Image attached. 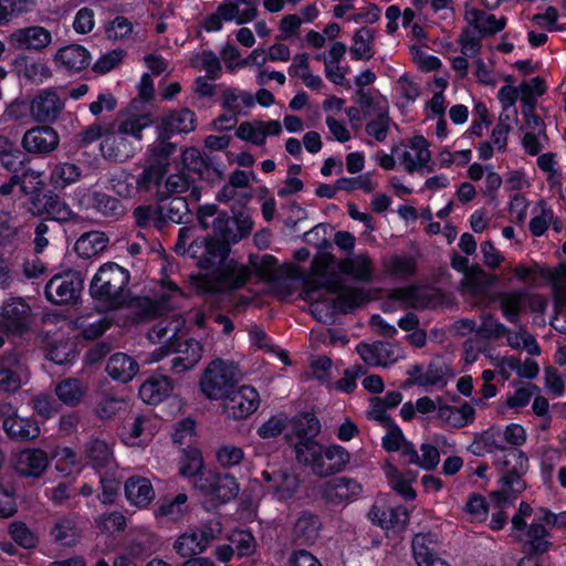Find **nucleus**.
<instances>
[{"mask_svg": "<svg viewBox=\"0 0 566 566\" xmlns=\"http://www.w3.org/2000/svg\"><path fill=\"white\" fill-rule=\"evenodd\" d=\"M190 228L179 229L175 251L179 254L189 253L197 260L200 269L210 270L207 274L190 276L191 286L199 293H219L241 287L250 277V270L232 261L226 262L228 247L216 238L196 239L187 248Z\"/></svg>", "mask_w": 566, "mask_h": 566, "instance_id": "1", "label": "nucleus"}, {"mask_svg": "<svg viewBox=\"0 0 566 566\" xmlns=\"http://www.w3.org/2000/svg\"><path fill=\"white\" fill-rule=\"evenodd\" d=\"M151 124L150 114L127 109L120 112L113 123L90 124L77 134L76 139L83 147L99 140L98 148L104 159L124 163L135 156L143 130Z\"/></svg>", "mask_w": 566, "mask_h": 566, "instance_id": "2", "label": "nucleus"}, {"mask_svg": "<svg viewBox=\"0 0 566 566\" xmlns=\"http://www.w3.org/2000/svg\"><path fill=\"white\" fill-rule=\"evenodd\" d=\"M346 274L354 280L368 282L373 276L370 258L365 254H356L345 258L338 262L328 253L317 255L312 263V275L327 292L337 294L332 300L333 313H346L354 307L363 305L367 301L366 293L358 287H343L339 275L335 272Z\"/></svg>", "mask_w": 566, "mask_h": 566, "instance_id": "3", "label": "nucleus"}, {"mask_svg": "<svg viewBox=\"0 0 566 566\" xmlns=\"http://www.w3.org/2000/svg\"><path fill=\"white\" fill-rule=\"evenodd\" d=\"M184 326L185 319L180 315L172 314L158 319L149 331L148 338L161 346L143 358V363L154 364L174 353L175 357L170 361L172 373L181 374L192 369L202 357V346L195 339L180 342L179 332Z\"/></svg>", "mask_w": 566, "mask_h": 566, "instance_id": "4", "label": "nucleus"}, {"mask_svg": "<svg viewBox=\"0 0 566 566\" xmlns=\"http://www.w3.org/2000/svg\"><path fill=\"white\" fill-rule=\"evenodd\" d=\"M501 472L500 489L493 491L489 499L490 504L503 509L513 503L515 495L525 489L522 476L528 470V458L522 450H510L496 458L494 462Z\"/></svg>", "mask_w": 566, "mask_h": 566, "instance_id": "5", "label": "nucleus"}, {"mask_svg": "<svg viewBox=\"0 0 566 566\" xmlns=\"http://www.w3.org/2000/svg\"><path fill=\"white\" fill-rule=\"evenodd\" d=\"M129 272L115 262L99 266L90 285L91 296L107 310L122 307L128 300Z\"/></svg>", "mask_w": 566, "mask_h": 566, "instance_id": "6", "label": "nucleus"}, {"mask_svg": "<svg viewBox=\"0 0 566 566\" xmlns=\"http://www.w3.org/2000/svg\"><path fill=\"white\" fill-rule=\"evenodd\" d=\"M295 453L300 462L310 464L313 472L325 476L342 471L350 460L349 452L342 446H323L314 439L295 443Z\"/></svg>", "mask_w": 566, "mask_h": 566, "instance_id": "7", "label": "nucleus"}, {"mask_svg": "<svg viewBox=\"0 0 566 566\" xmlns=\"http://www.w3.org/2000/svg\"><path fill=\"white\" fill-rule=\"evenodd\" d=\"M239 378L235 363L218 358L206 367L199 381L200 390L208 399L218 400L229 395Z\"/></svg>", "mask_w": 566, "mask_h": 566, "instance_id": "8", "label": "nucleus"}, {"mask_svg": "<svg viewBox=\"0 0 566 566\" xmlns=\"http://www.w3.org/2000/svg\"><path fill=\"white\" fill-rule=\"evenodd\" d=\"M394 155L406 172L413 174L426 168L431 160L429 143L423 136L403 139L394 146Z\"/></svg>", "mask_w": 566, "mask_h": 566, "instance_id": "9", "label": "nucleus"}, {"mask_svg": "<svg viewBox=\"0 0 566 566\" xmlns=\"http://www.w3.org/2000/svg\"><path fill=\"white\" fill-rule=\"evenodd\" d=\"M83 290V277L77 271L54 275L45 285V296L54 304H71L77 301Z\"/></svg>", "mask_w": 566, "mask_h": 566, "instance_id": "10", "label": "nucleus"}, {"mask_svg": "<svg viewBox=\"0 0 566 566\" xmlns=\"http://www.w3.org/2000/svg\"><path fill=\"white\" fill-rule=\"evenodd\" d=\"M196 486L205 496L216 501L217 504L226 503L234 499L239 493V483L231 474L208 473L205 478L196 481Z\"/></svg>", "mask_w": 566, "mask_h": 566, "instance_id": "11", "label": "nucleus"}, {"mask_svg": "<svg viewBox=\"0 0 566 566\" xmlns=\"http://www.w3.org/2000/svg\"><path fill=\"white\" fill-rule=\"evenodd\" d=\"M260 406L258 390L249 385L239 387L227 396L224 410L233 419H245L254 413Z\"/></svg>", "mask_w": 566, "mask_h": 566, "instance_id": "12", "label": "nucleus"}, {"mask_svg": "<svg viewBox=\"0 0 566 566\" xmlns=\"http://www.w3.org/2000/svg\"><path fill=\"white\" fill-rule=\"evenodd\" d=\"M357 353L367 365L375 367H387L403 358L402 348L394 343L359 344Z\"/></svg>", "mask_w": 566, "mask_h": 566, "instance_id": "13", "label": "nucleus"}, {"mask_svg": "<svg viewBox=\"0 0 566 566\" xmlns=\"http://www.w3.org/2000/svg\"><path fill=\"white\" fill-rule=\"evenodd\" d=\"M157 432L156 419L149 416H135L128 419L122 430L120 439L129 447H140L151 441Z\"/></svg>", "mask_w": 566, "mask_h": 566, "instance_id": "14", "label": "nucleus"}, {"mask_svg": "<svg viewBox=\"0 0 566 566\" xmlns=\"http://www.w3.org/2000/svg\"><path fill=\"white\" fill-rule=\"evenodd\" d=\"M1 326L11 333L24 332L31 323V307L21 297L8 300L1 307Z\"/></svg>", "mask_w": 566, "mask_h": 566, "instance_id": "15", "label": "nucleus"}, {"mask_svg": "<svg viewBox=\"0 0 566 566\" xmlns=\"http://www.w3.org/2000/svg\"><path fill=\"white\" fill-rule=\"evenodd\" d=\"M262 478L269 484V492L279 501L294 497L300 488V478L292 469H281L274 472L263 471Z\"/></svg>", "mask_w": 566, "mask_h": 566, "instance_id": "16", "label": "nucleus"}, {"mask_svg": "<svg viewBox=\"0 0 566 566\" xmlns=\"http://www.w3.org/2000/svg\"><path fill=\"white\" fill-rule=\"evenodd\" d=\"M464 20L480 36H493L503 31L507 24L504 15L488 13L475 7L465 4Z\"/></svg>", "mask_w": 566, "mask_h": 566, "instance_id": "17", "label": "nucleus"}, {"mask_svg": "<svg viewBox=\"0 0 566 566\" xmlns=\"http://www.w3.org/2000/svg\"><path fill=\"white\" fill-rule=\"evenodd\" d=\"M391 298L403 307L429 308L440 303L439 293L430 286H408L392 291Z\"/></svg>", "mask_w": 566, "mask_h": 566, "instance_id": "18", "label": "nucleus"}, {"mask_svg": "<svg viewBox=\"0 0 566 566\" xmlns=\"http://www.w3.org/2000/svg\"><path fill=\"white\" fill-rule=\"evenodd\" d=\"M363 492L361 485L352 478L338 476L324 483L323 496L333 504H347L356 501Z\"/></svg>", "mask_w": 566, "mask_h": 566, "instance_id": "19", "label": "nucleus"}, {"mask_svg": "<svg viewBox=\"0 0 566 566\" xmlns=\"http://www.w3.org/2000/svg\"><path fill=\"white\" fill-rule=\"evenodd\" d=\"M282 133V125L279 120H245L240 123L235 130V136L244 142L256 146H262L268 136H279Z\"/></svg>", "mask_w": 566, "mask_h": 566, "instance_id": "20", "label": "nucleus"}, {"mask_svg": "<svg viewBox=\"0 0 566 566\" xmlns=\"http://www.w3.org/2000/svg\"><path fill=\"white\" fill-rule=\"evenodd\" d=\"M51 42V32L39 25L19 29L9 36V44L17 50L40 51Z\"/></svg>", "mask_w": 566, "mask_h": 566, "instance_id": "21", "label": "nucleus"}, {"mask_svg": "<svg viewBox=\"0 0 566 566\" xmlns=\"http://www.w3.org/2000/svg\"><path fill=\"white\" fill-rule=\"evenodd\" d=\"M60 143L56 130L50 126H38L27 130L22 138V146L28 153L49 154Z\"/></svg>", "mask_w": 566, "mask_h": 566, "instance_id": "22", "label": "nucleus"}, {"mask_svg": "<svg viewBox=\"0 0 566 566\" xmlns=\"http://www.w3.org/2000/svg\"><path fill=\"white\" fill-rule=\"evenodd\" d=\"M494 281L495 277L489 275L481 266L473 265L461 280V292L478 304L484 300Z\"/></svg>", "mask_w": 566, "mask_h": 566, "instance_id": "23", "label": "nucleus"}, {"mask_svg": "<svg viewBox=\"0 0 566 566\" xmlns=\"http://www.w3.org/2000/svg\"><path fill=\"white\" fill-rule=\"evenodd\" d=\"M27 366L15 354L9 355L0 364V391L13 392L28 381Z\"/></svg>", "mask_w": 566, "mask_h": 566, "instance_id": "24", "label": "nucleus"}, {"mask_svg": "<svg viewBox=\"0 0 566 566\" xmlns=\"http://www.w3.org/2000/svg\"><path fill=\"white\" fill-rule=\"evenodd\" d=\"M48 467V453L41 449L22 450L14 459L15 471L27 478H40Z\"/></svg>", "mask_w": 566, "mask_h": 566, "instance_id": "25", "label": "nucleus"}, {"mask_svg": "<svg viewBox=\"0 0 566 566\" xmlns=\"http://www.w3.org/2000/svg\"><path fill=\"white\" fill-rule=\"evenodd\" d=\"M64 107L55 91L44 90L31 102L30 112L38 122L54 120Z\"/></svg>", "mask_w": 566, "mask_h": 566, "instance_id": "26", "label": "nucleus"}, {"mask_svg": "<svg viewBox=\"0 0 566 566\" xmlns=\"http://www.w3.org/2000/svg\"><path fill=\"white\" fill-rule=\"evenodd\" d=\"M368 520L381 528H401L408 522V511L398 505L386 507L384 503L376 502L368 512Z\"/></svg>", "mask_w": 566, "mask_h": 566, "instance_id": "27", "label": "nucleus"}, {"mask_svg": "<svg viewBox=\"0 0 566 566\" xmlns=\"http://www.w3.org/2000/svg\"><path fill=\"white\" fill-rule=\"evenodd\" d=\"M91 54L86 48L80 44L65 45L57 50L54 62L71 72H80L91 64Z\"/></svg>", "mask_w": 566, "mask_h": 566, "instance_id": "28", "label": "nucleus"}, {"mask_svg": "<svg viewBox=\"0 0 566 566\" xmlns=\"http://www.w3.org/2000/svg\"><path fill=\"white\" fill-rule=\"evenodd\" d=\"M125 495L130 505L145 509L155 499V491L150 480L134 475L125 482Z\"/></svg>", "mask_w": 566, "mask_h": 566, "instance_id": "29", "label": "nucleus"}, {"mask_svg": "<svg viewBox=\"0 0 566 566\" xmlns=\"http://www.w3.org/2000/svg\"><path fill=\"white\" fill-rule=\"evenodd\" d=\"M174 389L171 379L167 376H153L139 388V397L149 405H157L170 396Z\"/></svg>", "mask_w": 566, "mask_h": 566, "instance_id": "30", "label": "nucleus"}, {"mask_svg": "<svg viewBox=\"0 0 566 566\" xmlns=\"http://www.w3.org/2000/svg\"><path fill=\"white\" fill-rule=\"evenodd\" d=\"M196 127V115L189 108L172 111L164 115L159 123L160 130L167 134L190 133Z\"/></svg>", "mask_w": 566, "mask_h": 566, "instance_id": "31", "label": "nucleus"}, {"mask_svg": "<svg viewBox=\"0 0 566 566\" xmlns=\"http://www.w3.org/2000/svg\"><path fill=\"white\" fill-rule=\"evenodd\" d=\"M106 370L113 379L128 382L137 375L139 365L129 355L116 353L109 357Z\"/></svg>", "mask_w": 566, "mask_h": 566, "instance_id": "32", "label": "nucleus"}, {"mask_svg": "<svg viewBox=\"0 0 566 566\" xmlns=\"http://www.w3.org/2000/svg\"><path fill=\"white\" fill-rule=\"evenodd\" d=\"M3 429L11 439L18 441L32 440L40 434V427L34 420L17 415L3 420Z\"/></svg>", "mask_w": 566, "mask_h": 566, "instance_id": "33", "label": "nucleus"}, {"mask_svg": "<svg viewBox=\"0 0 566 566\" xmlns=\"http://www.w3.org/2000/svg\"><path fill=\"white\" fill-rule=\"evenodd\" d=\"M475 410L468 402L462 403L460 407L440 405L438 409V419L447 426L453 428H462L468 426L474 420Z\"/></svg>", "mask_w": 566, "mask_h": 566, "instance_id": "34", "label": "nucleus"}, {"mask_svg": "<svg viewBox=\"0 0 566 566\" xmlns=\"http://www.w3.org/2000/svg\"><path fill=\"white\" fill-rule=\"evenodd\" d=\"M533 217L530 221V232L534 237H542L551 224L556 231H559L562 224L555 220V214L551 206L546 201L539 200L532 210Z\"/></svg>", "mask_w": 566, "mask_h": 566, "instance_id": "35", "label": "nucleus"}, {"mask_svg": "<svg viewBox=\"0 0 566 566\" xmlns=\"http://www.w3.org/2000/svg\"><path fill=\"white\" fill-rule=\"evenodd\" d=\"M319 528L321 524L315 515L302 512L293 525L292 534L300 544H312L317 539Z\"/></svg>", "mask_w": 566, "mask_h": 566, "instance_id": "36", "label": "nucleus"}, {"mask_svg": "<svg viewBox=\"0 0 566 566\" xmlns=\"http://www.w3.org/2000/svg\"><path fill=\"white\" fill-rule=\"evenodd\" d=\"M108 244V238L99 231L82 234L75 242V252L83 259H90L103 252Z\"/></svg>", "mask_w": 566, "mask_h": 566, "instance_id": "37", "label": "nucleus"}, {"mask_svg": "<svg viewBox=\"0 0 566 566\" xmlns=\"http://www.w3.org/2000/svg\"><path fill=\"white\" fill-rule=\"evenodd\" d=\"M375 31L363 27L356 31L353 36V44L349 49L350 57L356 61L369 60L374 56L373 42Z\"/></svg>", "mask_w": 566, "mask_h": 566, "instance_id": "38", "label": "nucleus"}, {"mask_svg": "<svg viewBox=\"0 0 566 566\" xmlns=\"http://www.w3.org/2000/svg\"><path fill=\"white\" fill-rule=\"evenodd\" d=\"M175 552L181 557H195L207 551L200 541L197 528H190L180 534L174 543Z\"/></svg>", "mask_w": 566, "mask_h": 566, "instance_id": "39", "label": "nucleus"}, {"mask_svg": "<svg viewBox=\"0 0 566 566\" xmlns=\"http://www.w3.org/2000/svg\"><path fill=\"white\" fill-rule=\"evenodd\" d=\"M51 537L60 545H74L80 537V530L75 517L59 518L51 530Z\"/></svg>", "mask_w": 566, "mask_h": 566, "instance_id": "40", "label": "nucleus"}, {"mask_svg": "<svg viewBox=\"0 0 566 566\" xmlns=\"http://www.w3.org/2000/svg\"><path fill=\"white\" fill-rule=\"evenodd\" d=\"M197 218L203 230L212 228L216 235L224 234L228 218L226 213H218L217 206H201L197 211Z\"/></svg>", "mask_w": 566, "mask_h": 566, "instance_id": "41", "label": "nucleus"}, {"mask_svg": "<svg viewBox=\"0 0 566 566\" xmlns=\"http://www.w3.org/2000/svg\"><path fill=\"white\" fill-rule=\"evenodd\" d=\"M525 543L533 554H545L552 548L548 531L537 522H532L524 533Z\"/></svg>", "mask_w": 566, "mask_h": 566, "instance_id": "42", "label": "nucleus"}, {"mask_svg": "<svg viewBox=\"0 0 566 566\" xmlns=\"http://www.w3.org/2000/svg\"><path fill=\"white\" fill-rule=\"evenodd\" d=\"M378 113L366 125V133L378 142H384L387 137L390 119L388 116V104L386 99L376 102Z\"/></svg>", "mask_w": 566, "mask_h": 566, "instance_id": "43", "label": "nucleus"}, {"mask_svg": "<svg viewBox=\"0 0 566 566\" xmlns=\"http://www.w3.org/2000/svg\"><path fill=\"white\" fill-rule=\"evenodd\" d=\"M81 168L72 163H57L50 172V180L55 188H65L81 178Z\"/></svg>", "mask_w": 566, "mask_h": 566, "instance_id": "44", "label": "nucleus"}, {"mask_svg": "<svg viewBox=\"0 0 566 566\" xmlns=\"http://www.w3.org/2000/svg\"><path fill=\"white\" fill-rule=\"evenodd\" d=\"M494 449H504L502 428L500 427H491L478 436L470 450L472 453L481 455L485 452H491Z\"/></svg>", "mask_w": 566, "mask_h": 566, "instance_id": "45", "label": "nucleus"}, {"mask_svg": "<svg viewBox=\"0 0 566 566\" xmlns=\"http://www.w3.org/2000/svg\"><path fill=\"white\" fill-rule=\"evenodd\" d=\"M292 431L301 443L305 439H313L321 430L318 419L312 413H302L294 417L291 421Z\"/></svg>", "mask_w": 566, "mask_h": 566, "instance_id": "46", "label": "nucleus"}, {"mask_svg": "<svg viewBox=\"0 0 566 566\" xmlns=\"http://www.w3.org/2000/svg\"><path fill=\"white\" fill-rule=\"evenodd\" d=\"M431 545L432 541L428 535L417 534L413 537L412 555L417 566H432L434 560H442Z\"/></svg>", "mask_w": 566, "mask_h": 566, "instance_id": "47", "label": "nucleus"}, {"mask_svg": "<svg viewBox=\"0 0 566 566\" xmlns=\"http://www.w3.org/2000/svg\"><path fill=\"white\" fill-rule=\"evenodd\" d=\"M385 474L390 486L403 499L413 500L416 497V492L410 485L415 480L413 475L410 474L408 478H405L398 469L390 463L385 467Z\"/></svg>", "mask_w": 566, "mask_h": 566, "instance_id": "48", "label": "nucleus"}, {"mask_svg": "<svg viewBox=\"0 0 566 566\" xmlns=\"http://www.w3.org/2000/svg\"><path fill=\"white\" fill-rule=\"evenodd\" d=\"M223 107L231 113H241L242 109L254 105V97L250 92L239 88H227L223 94Z\"/></svg>", "mask_w": 566, "mask_h": 566, "instance_id": "49", "label": "nucleus"}, {"mask_svg": "<svg viewBox=\"0 0 566 566\" xmlns=\"http://www.w3.org/2000/svg\"><path fill=\"white\" fill-rule=\"evenodd\" d=\"M166 169L163 165H151L147 167L142 175L136 178L137 192H149L156 189V193L161 190L160 180L164 177Z\"/></svg>", "mask_w": 566, "mask_h": 566, "instance_id": "50", "label": "nucleus"}, {"mask_svg": "<svg viewBox=\"0 0 566 566\" xmlns=\"http://www.w3.org/2000/svg\"><path fill=\"white\" fill-rule=\"evenodd\" d=\"M187 501L188 496L184 493L177 494L174 499H164L157 509L156 515L177 521L187 512Z\"/></svg>", "mask_w": 566, "mask_h": 566, "instance_id": "51", "label": "nucleus"}, {"mask_svg": "<svg viewBox=\"0 0 566 566\" xmlns=\"http://www.w3.org/2000/svg\"><path fill=\"white\" fill-rule=\"evenodd\" d=\"M524 292L510 291L500 294L499 301L504 317L511 323H517L522 308Z\"/></svg>", "mask_w": 566, "mask_h": 566, "instance_id": "52", "label": "nucleus"}, {"mask_svg": "<svg viewBox=\"0 0 566 566\" xmlns=\"http://www.w3.org/2000/svg\"><path fill=\"white\" fill-rule=\"evenodd\" d=\"M55 392L62 402L74 406L82 400L85 388L78 379L71 378L60 382Z\"/></svg>", "mask_w": 566, "mask_h": 566, "instance_id": "53", "label": "nucleus"}, {"mask_svg": "<svg viewBox=\"0 0 566 566\" xmlns=\"http://www.w3.org/2000/svg\"><path fill=\"white\" fill-rule=\"evenodd\" d=\"M218 10L220 11V15L222 17L223 21H234L239 25L245 24L255 19V11L253 8L240 10L239 3L237 1L221 3L218 7Z\"/></svg>", "mask_w": 566, "mask_h": 566, "instance_id": "54", "label": "nucleus"}, {"mask_svg": "<svg viewBox=\"0 0 566 566\" xmlns=\"http://www.w3.org/2000/svg\"><path fill=\"white\" fill-rule=\"evenodd\" d=\"M9 534L18 545L27 549L34 548L40 541L38 533L23 522H12L9 525Z\"/></svg>", "mask_w": 566, "mask_h": 566, "instance_id": "55", "label": "nucleus"}, {"mask_svg": "<svg viewBox=\"0 0 566 566\" xmlns=\"http://www.w3.org/2000/svg\"><path fill=\"white\" fill-rule=\"evenodd\" d=\"M55 468L64 475L77 473L82 469V464L76 453L69 447L60 448L54 453Z\"/></svg>", "mask_w": 566, "mask_h": 566, "instance_id": "56", "label": "nucleus"}, {"mask_svg": "<svg viewBox=\"0 0 566 566\" xmlns=\"http://www.w3.org/2000/svg\"><path fill=\"white\" fill-rule=\"evenodd\" d=\"M541 475L545 483H551L554 470L562 460V452L553 447H544L539 451Z\"/></svg>", "mask_w": 566, "mask_h": 566, "instance_id": "57", "label": "nucleus"}, {"mask_svg": "<svg viewBox=\"0 0 566 566\" xmlns=\"http://www.w3.org/2000/svg\"><path fill=\"white\" fill-rule=\"evenodd\" d=\"M507 344L513 349H524L530 355H539L541 349L535 338L523 327H520L517 332H507Z\"/></svg>", "mask_w": 566, "mask_h": 566, "instance_id": "58", "label": "nucleus"}, {"mask_svg": "<svg viewBox=\"0 0 566 566\" xmlns=\"http://www.w3.org/2000/svg\"><path fill=\"white\" fill-rule=\"evenodd\" d=\"M229 541L238 557H250L256 552L255 537L249 531H234Z\"/></svg>", "mask_w": 566, "mask_h": 566, "instance_id": "59", "label": "nucleus"}, {"mask_svg": "<svg viewBox=\"0 0 566 566\" xmlns=\"http://www.w3.org/2000/svg\"><path fill=\"white\" fill-rule=\"evenodd\" d=\"M0 161L9 171H17L22 164L21 151L15 144L6 136L0 135Z\"/></svg>", "mask_w": 566, "mask_h": 566, "instance_id": "60", "label": "nucleus"}, {"mask_svg": "<svg viewBox=\"0 0 566 566\" xmlns=\"http://www.w3.org/2000/svg\"><path fill=\"white\" fill-rule=\"evenodd\" d=\"M111 185L112 189L122 198H132L137 193L136 177L126 170L114 174Z\"/></svg>", "mask_w": 566, "mask_h": 566, "instance_id": "61", "label": "nucleus"}, {"mask_svg": "<svg viewBox=\"0 0 566 566\" xmlns=\"http://www.w3.org/2000/svg\"><path fill=\"white\" fill-rule=\"evenodd\" d=\"M533 513L532 506L526 502H521L517 512L512 516V527L510 536L516 542L524 541V533L527 530V520Z\"/></svg>", "mask_w": 566, "mask_h": 566, "instance_id": "62", "label": "nucleus"}, {"mask_svg": "<svg viewBox=\"0 0 566 566\" xmlns=\"http://www.w3.org/2000/svg\"><path fill=\"white\" fill-rule=\"evenodd\" d=\"M45 213L55 221L66 222L73 218L71 208L57 196H50L44 203Z\"/></svg>", "mask_w": 566, "mask_h": 566, "instance_id": "63", "label": "nucleus"}, {"mask_svg": "<svg viewBox=\"0 0 566 566\" xmlns=\"http://www.w3.org/2000/svg\"><path fill=\"white\" fill-rule=\"evenodd\" d=\"M203 467V459L197 449H189L184 451V457L180 461L179 472L182 476H196Z\"/></svg>", "mask_w": 566, "mask_h": 566, "instance_id": "64", "label": "nucleus"}]
</instances>
